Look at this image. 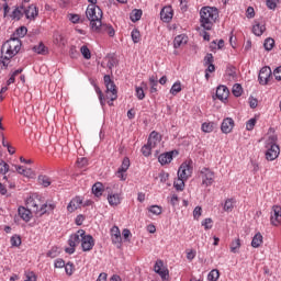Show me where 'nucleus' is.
Listing matches in <instances>:
<instances>
[{"instance_id":"12","label":"nucleus","mask_w":281,"mask_h":281,"mask_svg":"<svg viewBox=\"0 0 281 281\" xmlns=\"http://www.w3.org/2000/svg\"><path fill=\"white\" fill-rule=\"evenodd\" d=\"M92 32H97L98 34H109V36L113 37L115 36V29L111 24H103L101 22V25L98 26V29H93Z\"/></svg>"},{"instance_id":"61","label":"nucleus","mask_w":281,"mask_h":281,"mask_svg":"<svg viewBox=\"0 0 281 281\" xmlns=\"http://www.w3.org/2000/svg\"><path fill=\"white\" fill-rule=\"evenodd\" d=\"M65 266H66L65 260L60 258L55 260V269H63V267Z\"/></svg>"},{"instance_id":"10","label":"nucleus","mask_w":281,"mask_h":281,"mask_svg":"<svg viewBox=\"0 0 281 281\" xmlns=\"http://www.w3.org/2000/svg\"><path fill=\"white\" fill-rule=\"evenodd\" d=\"M278 157H280V146H278V144L270 145L266 151V159L268 161H276Z\"/></svg>"},{"instance_id":"45","label":"nucleus","mask_w":281,"mask_h":281,"mask_svg":"<svg viewBox=\"0 0 281 281\" xmlns=\"http://www.w3.org/2000/svg\"><path fill=\"white\" fill-rule=\"evenodd\" d=\"M232 210H234V200L228 199V200L225 201L224 212H232Z\"/></svg>"},{"instance_id":"6","label":"nucleus","mask_w":281,"mask_h":281,"mask_svg":"<svg viewBox=\"0 0 281 281\" xmlns=\"http://www.w3.org/2000/svg\"><path fill=\"white\" fill-rule=\"evenodd\" d=\"M104 85L106 87V98L111 100V102H115L117 100V87L115 82L111 79V76L105 75L103 77Z\"/></svg>"},{"instance_id":"50","label":"nucleus","mask_w":281,"mask_h":281,"mask_svg":"<svg viewBox=\"0 0 281 281\" xmlns=\"http://www.w3.org/2000/svg\"><path fill=\"white\" fill-rule=\"evenodd\" d=\"M135 90H136V97L139 100H144V98H146V93L144 92V88L143 87H136Z\"/></svg>"},{"instance_id":"63","label":"nucleus","mask_w":281,"mask_h":281,"mask_svg":"<svg viewBox=\"0 0 281 281\" xmlns=\"http://www.w3.org/2000/svg\"><path fill=\"white\" fill-rule=\"evenodd\" d=\"M276 80H281V66L277 67L273 71Z\"/></svg>"},{"instance_id":"18","label":"nucleus","mask_w":281,"mask_h":281,"mask_svg":"<svg viewBox=\"0 0 281 281\" xmlns=\"http://www.w3.org/2000/svg\"><path fill=\"white\" fill-rule=\"evenodd\" d=\"M271 225H274V227H278L281 223V207L280 206H273V214L270 217Z\"/></svg>"},{"instance_id":"60","label":"nucleus","mask_w":281,"mask_h":281,"mask_svg":"<svg viewBox=\"0 0 281 281\" xmlns=\"http://www.w3.org/2000/svg\"><path fill=\"white\" fill-rule=\"evenodd\" d=\"M161 267H164V261L161 260L156 261L154 266L155 273H159L161 271Z\"/></svg>"},{"instance_id":"33","label":"nucleus","mask_w":281,"mask_h":281,"mask_svg":"<svg viewBox=\"0 0 281 281\" xmlns=\"http://www.w3.org/2000/svg\"><path fill=\"white\" fill-rule=\"evenodd\" d=\"M15 170L19 175H23V177L30 178L33 175L32 169H24L23 166H15Z\"/></svg>"},{"instance_id":"37","label":"nucleus","mask_w":281,"mask_h":281,"mask_svg":"<svg viewBox=\"0 0 281 281\" xmlns=\"http://www.w3.org/2000/svg\"><path fill=\"white\" fill-rule=\"evenodd\" d=\"M233 95H235V98H240L243 95V86L235 83L233 86Z\"/></svg>"},{"instance_id":"41","label":"nucleus","mask_w":281,"mask_h":281,"mask_svg":"<svg viewBox=\"0 0 281 281\" xmlns=\"http://www.w3.org/2000/svg\"><path fill=\"white\" fill-rule=\"evenodd\" d=\"M201 128L203 133H212V131H214V122H205L202 124Z\"/></svg>"},{"instance_id":"57","label":"nucleus","mask_w":281,"mask_h":281,"mask_svg":"<svg viewBox=\"0 0 281 281\" xmlns=\"http://www.w3.org/2000/svg\"><path fill=\"white\" fill-rule=\"evenodd\" d=\"M95 91L99 95L100 104L104 106V94L102 93V90H100V87H95Z\"/></svg>"},{"instance_id":"26","label":"nucleus","mask_w":281,"mask_h":281,"mask_svg":"<svg viewBox=\"0 0 281 281\" xmlns=\"http://www.w3.org/2000/svg\"><path fill=\"white\" fill-rule=\"evenodd\" d=\"M142 14H144L142 9H134L130 14L132 23H137L142 19Z\"/></svg>"},{"instance_id":"47","label":"nucleus","mask_w":281,"mask_h":281,"mask_svg":"<svg viewBox=\"0 0 281 281\" xmlns=\"http://www.w3.org/2000/svg\"><path fill=\"white\" fill-rule=\"evenodd\" d=\"M27 207H33V212H38V204L36 203V201L34 199H29L27 202Z\"/></svg>"},{"instance_id":"32","label":"nucleus","mask_w":281,"mask_h":281,"mask_svg":"<svg viewBox=\"0 0 281 281\" xmlns=\"http://www.w3.org/2000/svg\"><path fill=\"white\" fill-rule=\"evenodd\" d=\"M265 25H260V23H257L252 26V33L255 36H262L265 34Z\"/></svg>"},{"instance_id":"39","label":"nucleus","mask_w":281,"mask_h":281,"mask_svg":"<svg viewBox=\"0 0 281 281\" xmlns=\"http://www.w3.org/2000/svg\"><path fill=\"white\" fill-rule=\"evenodd\" d=\"M131 37L133 43H139V41H142V34L139 33V30L134 29L131 33Z\"/></svg>"},{"instance_id":"28","label":"nucleus","mask_w":281,"mask_h":281,"mask_svg":"<svg viewBox=\"0 0 281 281\" xmlns=\"http://www.w3.org/2000/svg\"><path fill=\"white\" fill-rule=\"evenodd\" d=\"M128 168H131V159H128V157L123 158L122 165L117 170L119 175H122V172H126V170H128Z\"/></svg>"},{"instance_id":"58","label":"nucleus","mask_w":281,"mask_h":281,"mask_svg":"<svg viewBox=\"0 0 281 281\" xmlns=\"http://www.w3.org/2000/svg\"><path fill=\"white\" fill-rule=\"evenodd\" d=\"M202 226L205 228V229H212V218H205L203 222H202Z\"/></svg>"},{"instance_id":"38","label":"nucleus","mask_w":281,"mask_h":281,"mask_svg":"<svg viewBox=\"0 0 281 281\" xmlns=\"http://www.w3.org/2000/svg\"><path fill=\"white\" fill-rule=\"evenodd\" d=\"M170 93L171 95H177V93H181V81H177L172 85Z\"/></svg>"},{"instance_id":"42","label":"nucleus","mask_w":281,"mask_h":281,"mask_svg":"<svg viewBox=\"0 0 281 281\" xmlns=\"http://www.w3.org/2000/svg\"><path fill=\"white\" fill-rule=\"evenodd\" d=\"M238 249H240V239H235L231 244L232 254H238Z\"/></svg>"},{"instance_id":"17","label":"nucleus","mask_w":281,"mask_h":281,"mask_svg":"<svg viewBox=\"0 0 281 281\" xmlns=\"http://www.w3.org/2000/svg\"><path fill=\"white\" fill-rule=\"evenodd\" d=\"M215 95L217 100H221L223 102L224 100H227V98H229V89L226 86H220L216 89Z\"/></svg>"},{"instance_id":"5","label":"nucleus","mask_w":281,"mask_h":281,"mask_svg":"<svg viewBox=\"0 0 281 281\" xmlns=\"http://www.w3.org/2000/svg\"><path fill=\"white\" fill-rule=\"evenodd\" d=\"M85 237V229H79L75 234L70 235L68 239L69 248H66V254H76V247L82 243V238Z\"/></svg>"},{"instance_id":"52","label":"nucleus","mask_w":281,"mask_h":281,"mask_svg":"<svg viewBox=\"0 0 281 281\" xmlns=\"http://www.w3.org/2000/svg\"><path fill=\"white\" fill-rule=\"evenodd\" d=\"M212 64H214V55H212V53H209L204 57V65H212Z\"/></svg>"},{"instance_id":"15","label":"nucleus","mask_w":281,"mask_h":281,"mask_svg":"<svg viewBox=\"0 0 281 281\" xmlns=\"http://www.w3.org/2000/svg\"><path fill=\"white\" fill-rule=\"evenodd\" d=\"M111 238L113 245H122V233L120 232V227L113 226L111 228Z\"/></svg>"},{"instance_id":"36","label":"nucleus","mask_w":281,"mask_h":281,"mask_svg":"<svg viewBox=\"0 0 281 281\" xmlns=\"http://www.w3.org/2000/svg\"><path fill=\"white\" fill-rule=\"evenodd\" d=\"M273 45H276V41L271 37L266 38L263 43V47L267 52H271L273 49Z\"/></svg>"},{"instance_id":"14","label":"nucleus","mask_w":281,"mask_h":281,"mask_svg":"<svg viewBox=\"0 0 281 281\" xmlns=\"http://www.w3.org/2000/svg\"><path fill=\"white\" fill-rule=\"evenodd\" d=\"M172 8L170 7H165L160 11V19L164 21V23H170L172 21Z\"/></svg>"},{"instance_id":"25","label":"nucleus","mask_w":281,"mask_h":281,"mask_svg":"<svg viewBox=\"0 0 281 281\" xmlns=\"http://www.w3.org/2000/svg\"><path fill=\"white\" fill-rule=\"evenodd\" d=\"M186 43H188V37H186V35H178L173 40V47L175 49H179V47L186 45Z\"/></svg>"},{"instance_id":"54","label":"nucleus","mask_w":281,"mask_h":281,"mask_svg":"<svg viewBox=\"0 0 281 281\" xmlns=\"http://www.w3.org/2000/svg\"><path fill=\"white\" fill-rule=\"evenodd\" d=\"M254 126H256V119H250L246 123V131H254Z\"/></svg>"},{"instance_id":"9","label":"nucleus","mask_w":281,"mask_h":281,"mask_svg":"<svg viewBox=\"0 0 281 281\" xmlns=\"http://www.w3.org/2000/svg\"><path fill=\"white\" fill-rule=\"evenodd\" d=\"M271 67L265 66L260 69L258 80L259 85H269V78H271Z\"/></svg>"},{"instance_id":"4","label":"nucleus","mask_w":281,"mask_h":281,"mask_svg":"<svg viewBox=\"0 0 281 281\" xmlns=\"http://www.w3.org/2000/svg\"><path fill=\"white\" fill-rule=\"evenodd\" d=\"M102 9L98 5L89 4L86 10V16L90 21L91 30H98L102 22Z\"/></svg>"},{"instance_id":"7","label":"nucleus","mask_w":281,"mask_h":281,"mask_svg":"<svg viewBox=\"0 0 281 281\" xmlns=\"http://www.w3.org/2000/svg\"><path fill=\"white\" fill-rule=\"evenodd\" d=\"M200 177L202 178V186L206 188L214 183V171L210 170V168L203 167L200 171Z\"/></svg>"},{"instance_id":"44","label":"nucleus","mask_w":281,"mask_h":281,"mask_svg":"<svg viewBox=\"0 0 281 281\" xmlns=\"http://www.w3.org/2000/svg\"><path fill=\"white\" fill-rule=\"evenodd\" d=\"M10 170V165L5 162L3 159H0V172L1 175H5Z\"/></svg>"},{"instance_id":"19","label":"nucleus","mask_w":281,"mask_h":281,"mask_svg":"<svg viewBox=\"0 0 281 281\" xmlns=\"http://www.w3.org/2000/svg\"><path fill=\"white\" fill-rule=\"evenodd\" d=\"M18 214L22 221H25V223H30V221H32V211L30 209H25V206H20L18 209Z\"/></svg>"},{"instance_id":"46","label":"nucleus","mask_w":281,"mask_h":281,"mask_svg":"<svg viewBox=\"0 0 281 281\" xmlns=\"http://www.w3.org/2000/svg\"><path fill=\"white\" fill-rule=\"evenodd\" d=\"M149 82L151 85L150 93H157V85H159V81H157V79H155V77H150Z\"/></svg>"},{"instance_id":"21","label":"nucleus","mask_w":281,"mask_h":281,"mask_svg":"<svg viewBox=\"0 0 281 281\" xmlns=\"http://www.w3.org/2000/svg\"><path fill=\"white\" fill-rule=\"evenodd\" d=\"M25 4H21L20 7H16L12 13L10 14L11 19H16V21H21L23 19V14H25Z\"/></svg>"},{"instance_id":"29","label":"nucleus","mask_w":281,"mask_h":281,"mask_svg":"<svg viewBox=\"0 0 281 281\" xmlns=\"http://www.w3.org/2000/svg\"><path fill=\"white\" fill-rule=\"evenodd\" d=\"M37 181L40 186H43L44 188H49V186H52V179L47 176H38Z\"/></svg>"},{"instance_id":"31","label":"nucleus","mask_w":281,"mask_h":281,"mask_svg":"<svg viewBox=\"0 0 281 281\" xmlns=\"http://www.w3.org/2000/svg\"><path fill=\"white\" fill-rule=\"evenodd\" d=\"M26 34H27V27L20 26L19 29H16L15 33H13L11 37L23 38V36H25Z\"/></svg>"},{"instance_id":"43","label":"nucleus","mask_w":281,"mask_h":281,"mask_svg":"<svg viewBox=\"0 0 281 281\" xmlns=\"http://www.w3.org/2000/svg\"><path fill=\"white\" fill-rule=\"evenodd\" d=\"M148 212H150L151 214H155L156 216H159V214H161L162 209L159 205H151L148 207Z\"/></svg>"},{"instance_id":"1","label":"nucleus","mask_w":281,"mask_h":281,"mask_svg":"<svg viewBox=\"0 0 281 281\" xmlns=\"http://www.w3.org/2000/svg\"><path fill=\"white\" fill-rule=\"evenodd\" d=\"M21 45L22 43L19 37H10V40L2 44L0 63L3 67H8L10 59L21 52Z\"/></svg>"},{"instance_id":"40","label":"nucleus","mask_w":281,"mask_h":281,"mask_svg":"<svg viewBox=\"0 0 281 281\" xmlns=\"http://www.w3.org/2000/svg\"><path fill=\"white\" fill-rule=\"evenodd\" d=\"M80 52L86 60H91V50L87 45L81 46Z\"/></svg>"},{"instance_id":"64","label":"nucleus","mask_w":281,"mask_h":281,"mask_svg":"<svg viewBox=\"0 0 281 281\" xmlns=\"http://www.w3.org/2000/svg\"><path fill=\"white\" fill-rule=\"evenodd\" d=\"M25 276H26V280L36 281V273H34V271L26 272Z\"/></svg>"},{"instance_id":"22","label":"nucleus","mask_w":281,"mask_h":281,"mask_svg":"<svg viewBox=\"0 0 281 281\" xmlns=\"http://www.w3.org/2000/svg\"><path fill=\"white\" fill-rule=\"evenodd\" d=\"M153 148H155V142L148 139L147 144L144 145L140 149L144 157H150Z\"/></svg>"},{"instance_id":"2","label":"nucleus","mask_w":281,"mask_h":281,"mask_svg":"<svg viewBox=\"0 0 281 281\" xmlns=\"http://www.w3.org/2000/svg\"><path fill=\"white\" fill-rule=\"evenodd\" d=\"M218 19V9L216 7H203L200 10V25L203 30L210 32Z\"/></svg>"},{"instance_id":"48","label":"nucleus","mask_w":281,"mask_h":281,"mask_svg":"<svg viewBox=\"0 0 281 281\" xmlns=\"http://www.w3.org/2000/svg\"><path fill=\"white\" fill-rule=\"evenodd\" d=\"M12 247H21V236L14 235L11 237Z\"/></svg>"},{"instance_id":"35","label":"nucleus","mask_w":281,"mask_h":281,"mask_svg":"<svg viewBox=\"0 0 281 281\" xmlns=\"http://www.w3.org/2000/svg\"><path fill=\"white\" fill-rule=\"evenodd\" d=\"M218 278H221V272L217 269L211 270L207 276L209 281H218Z\"/></svg>"},{"instance_id":"55","label":"nucleus","mask_w":281,"mask_h":281,"mask_svg":"<svg viewBox=\"0 0 281 281\" xmlns=\"http://www.w3.org/2000/svg\"><path fill=\"white\" fill-rule=\"evenodd\" d=\"M246 16H247V19H254V16H256V11L254 10V7L247 8Z\"/></svg>"},{"instance_id":"27","label":"nucleus","mask_w":281,"mask_h":281,"mask_svg":"<svg viewBox=\"0 0 281 281\" xmlns=\"http://www.w3.org/2000/svg\"><path fill=\"white\" fill-rule=\"evenodd\" d=\"M262 245V234L257 233L251 240V247H254L255 249H258V247H260Z\"/></svg>"},{"instance_id":"30","label":"nucleus","mask_w":281,"mask_h":281,"mask_svg":"<svg viewBox=\"0 0 281 281\" xmlns=\"http://www.w3.org/2000/svg\"><path fill=\"white\" fill-rule=\"evenodd\" d=\"M33 52H35V54H41L42 56H45V54H47V47L45 46V44H43V42H41L38 45H35L33 47Z\"/></svg>"},{"instance_id":"8","label":"nucleus","mask_w":281,"mask_h":281,"mask_svg":"<svg viewBox=\"0 0 281 281\" xmlns=\"http://www.w3.org/2000/svg\"><path fill=\"white\" fill-rule=\"evenodd\" d=\"M93 247H95V240L93 239V236L87 235V233H83V237L81 239L82 251H91Z\"/></svg>"},{"instance_id":"56","label":"nucleus","mask_w":281,"mask_h":281,"mask_svg":"<svg viewBox=\"0 0 281 281\" xmlns=\"http://www.w3.org/2000/svg\"><path fill=\"white\" fill-rule=\"evenodd\" d=\"M87 164H89V160L87 158H78L77 159V166L79 168H85V166H87Z\"/></svg>"},{"instance_id":"49","label":"nucleus","mask_w":281,"mask_h":281,"mask_svg":"<svg viewBox=\"0 0 281 281\" xmlns=\"http://www.w3.org/2000/svg\"><path fill=\"white\" fill-rule=\"evenodd\" d=\"M280 0H266V5L269 10H276Z\"/></svg>"},{"instance_id":"11","label":"nucleus","mask_w":281,"mask_h":281,"mask_svg":"<svg viewBox=\"0 0 281 281\" xmlns=\"http://www.w3.org/2000/svg\"><path fill=\"white\" fill-rule=\"evenodd\" d=\"M175 155H179V151L177 150L166 151L159 155L158 161L159 164H161V166H166L167 164H170L172 161Z\"/></svg>"},{"instance_id":"53","label":"nucleus","mask_w":281,"mask_h":281,"mask_svg":"<svg viewBox=\"0 0 281 281\" xmlns=\"http://www.w3.org/2000/svg\"><path fill=\"white\" fill-rule=\"evenodd\" d=\"M69 56L70 58H77L78 56H80V53L78 52V49L76 48V46H71L69 49Z\"/></svg>"},{"instance_id":"62","label":"nucleus","mask_w":281,"mask_h":281,"mask_svg":"<svg viewBox=\"0 0 281 281\" xmlns=\"http://www.w3.org/2000/svg\"><path fill=\"white\" fill-rule=\"evenodd\" d=\"M158 276H160V278L162 279V280H168V278H169V271H168V269H164V270H160L159 272H158Z\"/></svg>"},{"instance_id":"16","label":"nucleus","mask_w":281,"mask_h":281,"mask_svg":"<svg viewBox=\"0 0 281 281\" xmlns=\"http://www.w3.org/2000/svg\"><path fill=\"white\" fill-rule=\"evenodd\" d=\"M108 190V201L110 203V205L115 206V205H120V203H122V198L120 196L119 193H113L111 192V188H106Z\"/></svg>"},{"instance_id":"13","label":"nucleus","mask_w":281,"mask_h":281,"mask_svg":"<svg viewBox=\"0 0 281 281\" xmlns=\"http://www.w3.org/2000/svg\"><path fill=\"white\" fill-rule=\"evenodd\" d=\"M221 131L225 135L232 133V131H234V119L232 117L224 119L221 125Z\"/></svg>"},{"instance_id":"20","label":"nucleus","mask_w":281,"mask_h":281,"mask_svg":"<svg viewBox=\"0 0 281 281\" xmlns=\"http://www.w3.org/2000/svg\"><path fill=\"white\" fill-rule=\"evenodd\" d=\"M24 14L26 19H36V16H38V10L36 9V5L31 4L27 8L24 7Z\"/></svg>"},{"instance_id":"34","label":"nucleus","mask_w":281,"mask_h":281,"mask_svg":"<svg viewBox=\"0 0 281 281\" xmlns=\"http://www.w3.org/2000/svg\"><path fill=\"white\" fill-rule=\"evenodd\" d=\"M102 188L103 184L101 182H97L92 186V193L94 194V196H102Z\"/></svg>"},{"instance_id":"59","label":"nucleus","mask_w":281,"mask_h":281,"mask_svg":"<svg viewBox=\"0 0 281 281\" xmlns=\"http://www.w3.org/2000/svg\"><path fill=\"white\" fill-rule=\"evenodd\" d=\"M58 256V248L53 247L48 252H47V258H56Z\"/></svg>"},{"instance_id":"23","label":"nucleus","mask_w":281,"mask_h":281,"mask_svg":"<svg viewBox=\"0 0 281 281\" xmlns=\"http://www.w3.org/2000/svg\"><path fill=\"white\" fill-rule=\"evenodd\" d=\"M53 210H56V204L45 203L38 209V212H36V214H40V216H43V214H47V212H53Z\"/></svg>"},{"instance_id":"3","label":"nucleus","mask_w":281,"mask_h":281,"mask_svg":"<svg viewBox=\"0 0 281 281\" xmlns=\"http://www.w3.org/2000/svg\"><path fill=\"white\" fill-rule=\"evenodd\" d=\"M194 167L192 166V160L183 162L178 169V181L173 182V188L178 192H183L186 189V181L192 177Z\"/></svg>"},{"instance_id":"51","label":"nucleus","mask_w":281,"mask_h":281,"mask_svg":"<svg viewBox=\"0 0 281 281\" xmlns=\"http://www.w3.org/2000/svg\"><path fill=\"white\" fill-rule=\"evenodd\" d=\"M64 267H65V271H66L67 276H74V263L68 262Z\"/></svg>"},{"instance_id":"24","label":"nucleus","mask_w":281,"mask_h":281,"mask_svg":"<svg viewBox=\"0 0 281 281\" xmlns=\"http://www.w3.org/2000/svg\"><path fill=\"white\" fill-rule=\"evenodd\" d=\"M80 205H82V200L80 198H75L68 204L67 210H68V212H76V210H78V207H80Z\"/></svg>"}]
</instances>
